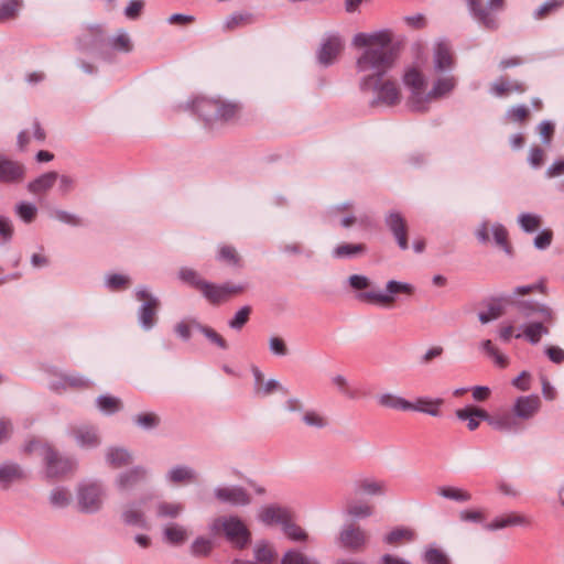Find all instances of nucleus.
<instances>
[{"label": "nucleus", "instance_id": "f257e3e1", "mask_svg": "<svg viewBox=\"0 0 564 564\" xmlns=\"http://www.w3.org/2000/svg\"><path fill=\"white\" fill-rule=\"evenodd\" d=\"M392 37L388 30L373 33H357L352 39L356 47H366L357 58L356 69L361 77V94L371 96L369 106L394 107L401 102L402 95L398 80L388 76L393 68L397 54L391 46Z\"/></svg>", "mask_w": 564, "mask_h": 564}, {"label": "nucleus", "instance_id": "f03ea898", "mask_svg": "<svg viewBox=\"0 0 564 564\" xmlns=\"http://www.w3.org/2000/svg\"><path fill=\"white\" fill-rule=\"evenodd\" d=\"M371 284H349L354 296L360 302L380 307H390L400 295L410 296L414 292L413 284H386V291L366 290Z\"/></svg>", "mask_w": 564, "mask_h": 564}, {"label": "nucleus", "instance_id": "7ed1b4c3", "mask_svg": "<svg viewBox=\"0 0 564 564\" xmlns=\"http://www.w3.org/2000/svg\"><path fill=\"white\" fill-rule=\"evenodd\" d=\"M212 534L223 533L226 540L237 550L246 549L251 542V533L247 525L236 516L218 517L209 525Z\"/></svg>", "mask_w": 564, "mask_h": 564}, {"label": "nucleus", "instance_id": "20e7f679", "mask_svg": "<svg viewBox=\"0 0 564 564\" xmlns=\"http://www.w3.org/2000/svg\"><path fill=\"white\" fill-rule=\"evenodd\" d=\"M37 449L41 451L43 456L46 466V476L48 478H61L75 469V462L72 458L59 456L58 453L47 444H42L40 441H30L24 446L26 453H32Z\"/></svg>", "mask_w": 564, "mask_h": 564}, {"label": "nucleus", "instance_id": "39448f33", "mask_svg": "<svg viewBox=\"0 0 564 564\" xmlns=\"http://www.w3.org/2000/svg\"><path fill=\"white\" fill-rule=\"evenodd\" d=\"M193 109L208 126L218 121H229L237 116L239 110L235 104L205 97L194 100Z\"/></svg>", "mask_w": 564, "mask_h": 564}, {"label": "nucleus", "instance_id": "423d86ee", "mask_svg": "<svg viewBox=\"0 0 564 564\" xmlns=\"http://www.w3.org/2000/svg\"><path fill=\"white\" fill-rule=\"evenodd\" d=\"M260 520L268 524H279L282 527L283 533L290 539L291 541H305L307 539V534L305 531L293 522L292 520V513L289 509L282 508L279 506H268L264 507L259 514Z\"/></svg>", "mask_w": 564, "mask_h": 564}, {"label": "nucleus", "instance_id": "0eeeda50", "mask_svg": "<svg viewBox=\"0 0 564 564\" xmlns=\"http://www.w3.org/2000/svg\"><path fill=\"white\" fill-rule=\"evenodd\" d=\"M77 48L85 53H96L107 57V37L101 25H85L76 39Z\"/></svg>", "mask_w": 564, "mask_h": 564}, {"label": "nucleus", "instance_id": "6e6552de", "mask_svg": "<svg viewBox=\"0 0 564 564\" xmlns=\"http://www.w3.org/2000/svg\"><path fill=\"white\" fill-rule=\"evenodd\" d=\"M403 82L404 85L411 90V95L408 100L409 108L415 112L426 111V83L424 75L415 68H410L404 73Z\"/></svg>", "mask_w": 564, "mask_h": 564}, {"label": "nucleus", "instance_id": "1a4fd4ad", "mask_svg": "<svg viewBox=\"0 0 564 564\" xmlns=\"http://www.w3.org/2000/svg\"><path fill=\"white\" fill-rule=\"evenodd\" d=\"M212 305H220L245 291L243 284H193Z\"/></svg>", "mask_w": 564, "mask_h": 564}, {"label": "nucleus", "instance_id": "9d476101", "mask_svg": "<svg viewBox=\"0 0 564 564\" xmlns=\"http://www.w3.org/2000/svg\"><path fill=\"white\" fill-rule=\"evenodd\" d=\"M77 496L80 511L94 513L101 508L104 489L98 482L82 484L78 487Z\"/></svg>", "mask_w": 564, "mask_h": 564}, {"label": "nucleus", "instance_id": "9b49d317", "mask_svg": "<svg viewBox=\"0 0 564 564\" xmlns=\"http://www.w3.org/2000/svg\"><path fill=\"white\" fill-rule=\"evenodd\" d=\"M135 297L142 302L138 314L139 322L144 329L149 330L156 323V313L160 305L159 299L145 289L138 290Z\"/></svg>", "mask_w": 564, "mask_h": 564}, {"label": "nucleus", "instance_id": "f8f14e48", "mask_svg": "<svg viewBox=\"0 0 564 564\" xmlns=\"http://www.w3.org/2000/svg\"><path fill=\"white\" fill-rule=\"evenodd\" d=\"M455 66L456 61L451 44L444 39L438 40L433 51V72L436 75L452 73Z\"/></svg>", "mask_w": 564, "mask_h": 564}, {"label": "nucleus", "instance_id": "ddd939ff", "mask_svg": "<svg viewBox=\"0 0 564 564\" xmlns=\"http://www.w3.org/2000/svg\"><path fill=\"white\" fill-rule=\"evenodd\" d=\"M344 48V42L337 33H328L324 36L317 51V61L324 67L335 63Z\"/></svg>", "mask_w": 564, "mask_h": 564}, {"label": "nucleus", "instance_id": "4468645a", "mask_svg": "<svg viewBox=\"0 0 564 564\" xmlns=\"http://www.w3.org/2000/svg\"><path fill=\"white\" fill-rule=\"evenodd\" d=\"M541 406V398L538 394L532 393L518 397L514 400L511 410L517 413L519 419L524 420L531 425V422L540 412Z\"/></svg>", "mask_w": 564, "mask_h": 564}, {"label": "nucleus", "instance_id": "2eb2a0df", "mask_svg": "<svg viewBox=\"0 0 564 564\" xmlns=\"http://www.w3.org/2000/svg\"><path fill=\"white\" fill-rule=\"evenodd\" d=\"M457 77L452 73L437 75L432 88L426 93V106L432 101L448 97L457 86Z\"/></svg>", "mask_w": 564, "mask_h": 564}, {"label": "nucleus", "instance_id": "dca6fc26", "mask_svg": "<svg viewBox=\"0 0 564 564\" xmlns=\"http://www.w3.org/2000/svg\"><path fill=\"white\" fill-rule=\"evenodd\" d=\"M531 425L517 416V413L510 412L498 415L496 413V430L508 435H520L525 433Z\"/></svg>", "mask_w": 564, "mask_h": 564}, {"label": "nucleus", "instance_id": "f3484780", "mask_svg": "<svg viewBox=\"0 0 564 564\" xmlns=\"http://www.w3.org/2000/svg\"><path fill=\"white\" fill-rule=\"evenodd\" d=\"M215 497L219 502L231 506H247L251 501L248 491L240 486L218 487L215 489Z\"/></svg>", "mask_w": 564, "mask_h": 564}, {"label": "nucleus", "instance_id": "a211bd4d", "mask_svg": "<svg viewBox=\"0 0 564 564\" xmlns=\"http://www.w3.org/2000/svg\"><path fill=\"white\" fill-rule=\"evenodd\" d=\"M339 541L345 549L358 552L366 545L367 534L359 527L350 524L341 530Z\"/></svg>", "mask_w": 564, "mask_h": 564}, {"label": "nucleus", "instance_id": "6ab92c4d", "mask_svg": "<svg viewBox=\"0 0 564 564\" xmlns=\"http://www.w3.org/2000/svg\"><path fill=\"white\" fill-rule=\"evenodd\" d=\"M25 167L18 161L0 154V183H19L24 178Z\"/></svg>", "mask_w": 564, "mask_h": 564}, {"label": "nucleus", "instance_id": "aec40b11", "mask_svg": "<svg viewBox=\"0 0 564 564\" xmlns=\"http://www.w3.org/2000/svg\"><path fill=\"white\" fill-rule=\"evenodd\" d=\"M473 18L482 26L491 29L494 26V0H466Z\"/></svg>", "mask_w": 564, "mask_h": 564}, {"label": "nucleus", "instance_id": "412c9836", "mask_svg": "<svg viewBox=\"0 0 564 564\" xmlns=\"http://www.w3.org/2000/svg\"><path fill=\"white\" fill-rule=\"evenodd\" d=\"M456 416L458 420L467 422L469 431L478 429L481 421H487L490 424L494 422L492 416L487 411L475 405H466L463 409L456 410Z\"/></svg>", "mask_w": 564, "mask_h": 564}, {"label": "nucleus", "instance_id": "4be33fe9", "mask_svg": "<svg viewBox=\"0 0 564 564\" xmlns=\"http://www.w3.org/2000/svg\"><path fill=\"white\" fill-rule=\"evenodd\" d=\"M386 225L394 236L402 250L408 249V228L405 219L398 212H391L386 217Z\"/></svg>", "mask_w": 564, "mask_h": 564}, {"label": "nucleus", "instance_id": "5701e85b", "mask_svg": "<svg viewBox=\"0 0 564 564\" xmlns=\"http://www.w3.org/2000/svg\"><path fill=\"white\" fill-rule=\"evenodd\" d=\"M148 475V470L142 466H134L129 470L121 473L117 479L116 485L119 490H130L141 484Z\"/></svg>", "mask_w": 564, "mask_h": 564}, {"label": "nucleus", "instance_id": "b1692460", "mask_svg": "<svg viewBox=\"0 0 564 564\" xmlns=\"http://www.w3.org/2000/svg\"><path fill=\"white\" fill-rule=\"evenodd\" d=\"M91 382L78 375H63L61 376L59 380L56 382H53L51 388L54 391H62L67 388L73 389H87L90 388Z\"/></svg>", "mask_w": 564, "mask_h": 564}, {"label": "nucleus", "instance_id": "393cba45", "mask_svg": "<svg viewBox=\"0 0 564 564\" xmlns=\"http://www.w3.org/2000/svg\"><path fill=\"white\" fill-rule=\"evenodd\" d=\"M58 178L54 171L46 172L28 184V191L34 195L43 194L51 189Z\"/></svg>", "mask_w": 564, "mask_h": 564}, {"label": "nucleus", "instance_id": "a878e982", "mask_svg": "<svg viewBox=\"0 0 564 564\" xmlns=\"http://www.w3.org/2000/svg\"><path fill=\"white\" fill-rule=\"evenodd\" d=\"M24 471L15 463H4L0 465V486L8 488L12 482L23 479Z\"/></svg>", "mask_w": 564, "mask_h": 564}, {"label": "nucleus", "instance_id": "bb28decb", "mask_svg": "<svg viewBox=\"0 0 564 564\" xmlns=\"http://www.w3.org/2000/svg\"><path fill=\"white\" fill-rule=\"evenodd\" d=\"M443 404L442 399H429V398H419L415 402H412V406L410 411H417L431 416H440L441 415V405Z\"/></svg>", "mask_w": 564, "mask_h": 564}, {"label": "nucleus", "instance_id": "cd10ccee", "mask_svg": "<svg viewBox=\"0 0 564 564\" xmlns=\"http://www.w3.org/2000/svg\"><path fill=\"white\" fill-rule=\"evenodd\" d=\"M106 460L112 468H120L132 462L130 452L123 447H110L106 454Z\"/></svg>", "mask_w": 564, "mask_h": 564}, {"label": "nucleus", "instance_id": "c85d7f7f", "mask_svg": "<svg viewBox=\"0 0 564 564\" xmlns=\"http://www.w3.org/2000/svg\"><path fill=\"white\" fill-rule=\"evenodd\" d=\"M355 488L357 492L379 496L386 492V482L372 478H364L356 481Z\"/></svg>", "mask_w": 564, "mask_h": 564}, {"label": "nucleus", "instance_id": "c756f323", "mask_svg": "<svg viewBox=\"0 0 564 564\" xmlns=\"http://www.w3.org/2000/svg\"><path fill=\"white\" fill-rule=\"evenodd\" d=\"M414 539L415 532L412 529L397 527L384 535L383 541L389 545H395L404 542H412Z\"/></svg>", "mask_w": 564, "mask_h": 564}, {"label": "nucleus", "instance_id": "7c9ffc66", "mask_svg": "<svg viewBox=\"0 0 564 564\" xmlns=\"http://www.w3.org/2000/svg\"><path fill=\"white\" fill-rule=\"evenodd\" d=\"M254 22V17L252 13L242 11L235 12L229 15L224 22L225 31H234L238 28L252 24Z\"/></svg>", "mask_w": 564, "mask_h": 564}, {"label": "nucleus", "instance_id": "2f4dec72", "mask_svg": "<svg viewBox=\"0 0 564 564\" xmlns=\"http://www.w3.org/2000/svg\"><path fill=\"white\" fill-rule=\"evenodd\" d=\"M523 337L531 344L536 345L540 343L543 335L549 334V328L545 327L541 322H532L527 325H522Z\"/></svg>", "mask_w": 564, "mask_h": 564}, {"label": "nucleus", "instance_id": "473e14b6", "mask_svg": "<svg viewBox=\"0 0 564 564\" xmlns=\"http://www.w3.org/2000/svg\"><path fill=\"white\" fill-rule=\"evenodd\" d=\"M122 520L127 525L147 528V520L143 511L135 503L130 505L122 512Z\"/></svg>", "mask_w": 564, "mask_h": 564}, {"label": "nucleus", "instance_id": "72a5a7b5", "mask_svg": "<svg viewBox=\"0 0 564 564\" xmlns=\"http://www.w3.org/2000/svg\"><path fill=\"white\" fill-rule=\"evenodd\" d=\"M109 48L129 53L132 51L133 45L129 34L126 31H120L117 35L110 39L107 37V51Z\"/></svg>", "mask_w": 564, "mask_h": 564}, {"label": "nucleus", "instance_id": "f704fd0d", "mask_svg": "<svg viewBox=\"0 0 564 564\" xmlns=\"http://www.w3.org/2000/svg\"><path fill=\"white\" fill-rule=\"evenodd\" d=\"M519 308L525 316L540 313L546 321L552 319L553 317V312L550 307L533 301H521L519 303Z\"/></svg>", "mask_w": 564, "mask_h": 564}, {"label": "nucleus", "instance_id": "c9c22d12", "mask_svg": "<svg viewBox=\"0 0 564 564\" xmlns=\"http://www.w3.org/2000/svg\"><path fill=\"white\" fill-rule=\"evenodd\" d=\"M364 250L365 246L362 243H343L333 250V257L338 259L355 258Z\"/></svg>", "mask_w": 564, "mask_h": 564}, {"label": "nucleus", "instance_id": "e433bc0d", "mask_svg": "<svg viewBox=\"0 0 564 564\" xmlns=\"http://www.w3.org/2000/svg\"><path fill=\"white\" fill-rule=\"evenodd\" d=\"M437 492L440 496L457 502H466L471 499V495L467 490L457 487L443 486L437 489Z\"/></svg>", "mask_w": 564, "mask_h": 564}, {"label": "nucleus", "instance_id": "4c0bfd02", "mask_svg": "<svg viewBox=\"0 0 564 564\" xmlns=\"http://www.w3.org/2000/svg\"><path fill=\"white\" fill-rule=\"evenodd\" d=\"M379 403L382 406L401 411H410V408L412 406V402L390 393L382 394L379 398Z\"/></svg>", "mask_w": 564, "mask_h": 564}, {"label": "nucleus", "instance_id": "58836bf2", "mask_svg": "<svg viewBox=\"0 0 564 564\" xmlns=\"http://www.w3.org/2000/svg\"><path fill=\"white\" fill-rule=\"evenodd\" d=\"M77 443L83 447H95L99 444L97 432L93 427L79 429L75 433Z\"/></svg>", "mask_w": 564, "mask_h": 564}, {"label": "nucleus", "instance_id": "ea45409f", "mask_svg": "<svg viewBox=\"0 0 564 564\" xmlns=\"http://www.w3.org/2000/svg\"><path fill=\"white\" fill-rule=\"evenodd\" d=\"M192 323H193L195 329H197L202 334H204L210 343L215 344L216 346H218L221 349L228 348L227 341L215 329H213L212 327H209L207 325L200 324L198 321H193Z\"/></svg>", "mask_w": 564, "mask_h": 564}, {"label": "nucleus", "instance_id": "a19ab883", "mask_svg": "<svg viewBox=\"0 0 564 564\" xmlns=\"http://www.w3.org/2000/svg\"><path fill=\"white\" fill-rule=\"evenodd\" d=\"M214 549L212 540L198 536L191 545V553L195 557H207Z\"/></svg>", "mask_w": 564, "mask_h": 564}, {"label": "nucleus", "instance_id": "79ce46f5", "mask_svg": "<svg viewBox=\"0 0 564 564\" xmlns=\"http://www.w3.org/2000/svg\"><path fill=\"white\" fill-rule=\"evenodd\" d=\"M23 6L22 0H7L0 4V22L14 19Z\"/></svg>", "mask_w": 564, "mask_h": 564}, {"label": "nucleus", "instance_id": "37998d69", "mask_svg": "<svg viewBox=\"0 0 564 564\" xmlns=\"http://www.w3.org/2000/svg\"><path fill=\"white\" fill-rule=\"evenodd\" d=\"M525 87L517 80L501 78L496 83V95L506 96L512 93H523Z\"/></svg>", "mask_w": 564, "mask_h": 564}, {"label": "nucleus", "instance_id": "c03bdc74", "mask_svg": "<svg viewBox=\"0 0 564 564\" xmlns=\"http://www.w3.org/2000/svg\"><path fill=\"white\" fill-rule=\"evenodd\" d=\"M195 478L193 469L186 466H175L167 475V479L173 484H180L184 481H191Z\"/></svg>", "mask_w": 564, "mask_h": 564}, {"label": "nucleus", "instance_id": "a18cd8bd", "mask_svg": "<svg viewBox=\"0 0 564 564\" xmlns=\"http://www.w3.org/2000/svg\"><path fill=\"white\" fill-rule=\"evenodd\" d=\"M281 564H318V562L296 549H291L282 556Z\"/></svg>", "mask_w": 564, "mask_h": 564}, {"label": "nucleus", "instance_id": "49530a36", "mask_svg": "<svg viewBox=\"0 0 564 564\" xmlns=\"http://www.w3.org/2000/svg\"><path fill=\"white\" fill-rule=\"evenodd\" d=\"M518 223L523 231L534 232L540 228L542 219L539 215L522 213L518 217Z\"/></svg>", "mask_w": 564, "mask_h": 564}, {"label": "nucleus", "instance_id": "de8ad7c7", "mask_svg": "<svg viewBox=\"0 0 564 564\" xmlns=\"http://www.w3.org/2000/svg\"><path fill=\"white\" fill-rule=\"evenodd\" d=\"M15 214L25 224L32 223L37 214V208L34 204L28 202H21L15 205Z\"/></svg>", "mask_w": 564, "mask_h": 564}, {"label": "nucleus", "instance_id": "09e8293b", "mask_svg": "<svg viewBox=\"0 0 564 564\" xmlns=\"http://www.w3.org/2000/svg\"><path fill=\"white\" fill-rule=\"evenodd\" d=\"M97 405L100 411L111 414L121 409V402L118 398L110 395H100L97 399Z\"/></svg>", "mask_w": 564, "mask_h": 564}, {"label": "nucleus", "instance_id": "8fccbe9b", "mask_svg": "<svg viewBox=\"0 0 564 564\" xmlns=\"http://www.w3.org/2000/svg\"><path fill=\"white\" fill-rule=\"evenodd\" d=\"M254 558L259 564H274V552L264 542L254 547Z\"/></svg>", "mask_w": 564, "mask_h": 564}, {"label": "nucleus", "instance_id": "3c124183", "mask_svg": "<svg viewBox=\"0 0 564 564\" xmlns=\"http://www.w3.org/2000/svg\"><path fill=\"white\" fill-rule=\"evenodd\" d=\"M525 519L517 513H508L496 517V530L505 529L512 525H522Z\"/></svg>", "mask_w": 564, "mask_h": 564}, {"label": "nucleus", "instance_id": "603ef678", "mask_svg": "<svg viewBox=\"0 0 564 564\" xmlns=\"http://www.w3.org/2000/svg\"><path fill=\"white\" fill-rule=\"evenodd\" d=\"M164 536L172 544H181L186 539V530L177 524H171L165 528Z\"/></svg>", "mask_w": 564, "mask_h": 564}, {"label": "nucleus", "instance_id": "864d4df0", "mask_svg": "<svg viewBox=\"0 0 564 564\" xmlns=\"http://www.w3.org/2000/svg\"><path fill=\"white\" fill-rule=\"evenodd\" d=\"M423 557L426 564H451L447 555L437 547L426 549Z\"/></svg>", "mask_w": 564, "mask_h": 564}, {"label": "nucleus", "instance_id": "5fc2aeb1", "mask_svg": "<svg viewBox=\"0 0 564 564\" xmlns=\"http://www.w3.org/2000/svg\"><path fill=\"white\" fill-rule=\"evenodd\" d=\"M182 503L160 502L158 506L159 518H176L183 511Z\"/></svg>", "mask_w": 564, "mask_h": 564}, {"label": "nucleus", "instance_id": "6e6d98bb", "mask_svg": "<svg viewBox=\"0 0 564 564\" xmlns=\"http://www.w3.org/2000/svg\"><path fill=\"white\" fill-rule=\"evenodd\" d=\"M50 501L52 506L56 508H63L69 503L70 495L67 489L57 487L52 491Z\"/></svg>", "mask_w": 564, "mask_h": 564}, {"label": "nucleus", "instance_id": "4d7b16f0", "mask_svg": "<svg viewBox=\"0 0 564 564\" xmlns=\"http://www.w3.org/2000/svg\"><path fill=\"white\" fill-rule=\"evenodd\" d=\"M348 514L355 518H368L373 513V507L366 503H351L347 507Z\"/></svg>", "mask_w": 564, "mask_h": 564}, {"label": "nucleus", "instance_id": "13d9d810", "mask_svg": "<svg viewBox=\"0 0 564 564\" xmlns=\"http://www.w3.org/2000/svg\"><path fill=\"white\" fill-rule=\"evenodd\" d=\"M250 313H251V308L249 306L241 307L235 314V316L229 321V326L232 329H237V330L241 329L249 321Z\"/></svg>", "mask_w": 564, "mask_h": 564}, {"label": "nucleus", "instance_id": "bf43d9fd", "mask_svg": "<svg viewBox=\"0 0 564 564\" xmlns=\"http://www.w3.org/2000/svg\"><path fill=\"white\" fill-rule=\"evenodd\" d=\"M54 217L63 223V224H67V225H70V226H74V227H79L83 225V220L79 216L75 215V214H72L69 212H66V210H62V209H57L54 212Z\"/></svg>", "mask_w": 564, "mask_h": 564}, {"label": "nucleus", "instance_id": "052dcab7", "mask_svg": "<svg viewBox=\"0 0 564 564\" xmlns=\"http://www.w3.org/2000/svg\"><path fill=\"white\" fill-rule=\"evenodd\" d=\"M563 6H564V0H549L536 9L534 17L536 19H542V18L546 17L549 13L557 10L558 8H561Z\"/></svg>", "mask_w": 564, "mask_h": 564}, {"label": "nucleus", "instance_id": "680f3d73", "mask_svg": "<svg viewBox=\"0 0 564 564\" xmlns=\"http://www.w3.org/2000/svg\"><path fill=\"white\" fill-rule=\"evenodd\" d=\"M303 421L306 425L317 429H323L327 425L326 419L315 411H307L303 415Z\"/></svg>", "mask_w": 564, "mask_h": 564}, {"label": "nucleus", "instance_id": "e2e57ef3", "mask_svg": "<svg viewBox=\"0 0 564 564\" xmlns=\"http://www.w3.org/2000/svg\"><path fill=\"white\" fill-rule=\"evenodd\" d=\"M134 421L139 426L145 430L153 429L159 424V417L151 412L138 414Z\"/></svg>", "mask_w": 564, "mask_h": 564}, {"label": "nucleus", "instance_id": "0e129e2a", "mask_svg": "<svg viewBox=\"0 0 564 564\" xmlns=\"http://www.w3.org/2000/svg\"><path fill=\"white\" fill-rule=\"evenodd\" d=\"M144 8L143 0H131L124 9V15L129 20H137Z\"/></svg>", "mask_w": 564, "mask_h": 564}, {"label": "nucleus", "instance_id": "69168bd1", "mask_svg": "<svg viewBox=\"0 0 564 564\" xmlns=\"http://www.w3.org/2000/svg\"><path fill=\"white\" fill-rule=\"evenodd\" d=\"M193 321H196L195 318L193 319H189L188 322L186 321H182L180 323H177L175 326H174V332L175 334L182 338L184 341H187L191 339V329L192 328H195L194 325H193Z\"/></svg>", "mask_w": 564, "mask_h": 564}, {"label": "nucleus", "instance_id": "338daca9", "mask_svg": "<svg viewBox=\"0 0 564 564\" xmlns=\"http://www.w3.org/2000/svg\"><path fill=\"white\" fill-rule=\"evenodd\" d=\"M459 519L464 522L481 523L486 520V514L481 510H463Z\"/></svg>", "mask_w": 564, "mask_h": 564}, {"label": "nucleus", "instance_id": "774afa93", "mask_svg": "<svg viewBox=\"0 0 564 564\" xmlns=\"http://www.w3.org/2000/svg\"><path fill=\"white\" fill-rule=\"evenodd\" d=\"M544 354L552 362L556 365L564 362V349L558 346H546Z\"/></svg>", "mask_w": 564, "mask_h": 564}]
</instances>
